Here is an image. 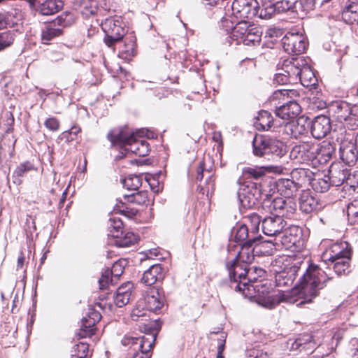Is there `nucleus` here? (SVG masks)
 <instances>
[{
	"label": "nucleus",
	"mask_w": 358,
	"mask_h": 358,
	"mask_svg": "<svg viewBox=\"0 0 358 358\" xmlns=\"http://www.w3.org/2000/svg\"><path fill=\"white\" fill-rule=\"evenodd\" d=\"M350 262L351 258L344 257L343 259L322 261L320 265L310 264L293 290L294 294L299 293L304 299L300 304L310 302L318 295L320 290L327 285V282L333 278L331 268L338 276L348 274L350 272Z\"/></svg>",
	"instance_id": "1"
},
{
	"label": "nucleus",
	"mask_w": 358,
	"mask_h": 358,
	"mask_svg": "<svg viewBox=\"0 0 358 358\" xmlns=\"http://www.w3.org/2000/svg\"><path fill=\"white\" fill-rule=\"evenodd\" d=\"M144 135L143 130L132 132L128 128H121L110 131L107 138L113 145L124 147L126 151L145 157L149 154L150 145L143 138Z\"/></svg>",
	"instance_id": "2"
},
{
	"label": "nucleus",
	"mask_w": 358,
	"mask_h": 358,
	"mask_svg": "<svg viewBox=\"0 0 358 358\" xmlns=\"http://www.w3.org/2000/svg\"><path fill=\"white\" fill-rule=\"evenodd\" d=\"M148 329L152 330L140 337H134L126 335L121 343L124 346L131 349L134 353L131 358H150L152 349L158 331L161 329L162 323L157 320L151 322L148 324Z\"/></svg>",
	"instance_id": "3"
},
{
	"label": "nucleus",
	"mask_w": 358,
	"mask_h": 358,
	"mask_svg": "<svg viewBox=\"0 0 358 358\" xmlns=\"http://www.w3.org/2000/svg\"><path fill=\"white\" fill-rule=\"evenodd\" d=\"M303 262L300 257H282L273 262L275 280L279 287H292Z\"/></svg>",
	"instance_id": "4"
},
{
	"label": "nucleus",
	"mask_w": 358,
	"mask_h": 358,
	"mask_svg": "<svg viewBox=\"0 0 358 358\" xmlns=\"http://www.w3.org/2000/svg\"><path fill=\"white\" fill-rule=\"evenodd\" d=\"M223 22L226 24L230 22L231 24L229 27L231 29L229 37L231 40L236 41L237 44L243 43L245 45H259L262 34L260 27L244 20L237 22L235 26L228 19H225Z\"/></svg>",
	"instance_id": "5"
},
{
	"label": "nucleus",
	"mask_w": 358,
	"mask_h": 358,
	"mask_svg": "<svg viewBox=\"0 0 358 358\" xmlns=\"http://www.w3.org/2000/svg\"><path fill=\"white\" fill-rule=\"evenodd\" d=\"M226 268L229 272L230 287L236 292H244L246 289H249L248 282L256 281V278L252 277L251 268L236 259L228 261Z\"/></svg>",
	"instance_id": "6"
},
{
	"label": "nucleus",
	"mask_w": 358,
	"mask_h": 358,
	"mask_svg": "<svg viewBox=\"0 0 358 358\" xmlns=\"http://www.w3.org/2000/svg\"><path fill=\"white\" fill-rule=\"evenodd\" d=\"M101 28L106 34L104 43L108 47L113 49L116 48V44L121 42L127 33L124 23L120 17L106 19L101 23Z\"/></svg>",
	"instance_id": "7"
},
{
	"label": "nucleus",
	"mask_w": 358,
	"mask_h": 358,
	"mask_svg": "<svg viewBox=\"0 0 358 358\" xmlns=\"http://www.w3.org/2000/svg\"><path fill=\"white\" fill-rule=\"evenodd\" d=\"M262 208L271 215L290 218L296 210V203L293 199L277 197L267 198L262 203Z\"/></svg>",
	"instance_id": "8"
},
{
	"label": "nucleus",
	"mask_w": 358,
	"mask_h": 358,
	"mask_svg": "<svg viewBox=\"0 0 358 358\" xmlns=\"http://www.w3.org/2000/svg\"><path fill=\"white\" fill-rule=\"evenodd\" d=\"M256 237L248 239L243 245H232L230 243L228 246V251L231 256H234V259L243 264H251L255 258L254 243L257 241Z\"/></svg>",
	"instance_id": "9"
},
{
	"label": "nucleus",
	"mask_w": 358,
	"mask_h": 358,
	"mask_svg": "<svg viewBox=\"0 0 358 358\" xmlns=\"http://www.w3.org/2000/svg\"><path fill=\"white\" fill-rule=\"evenodd\" d=\"M317 151V145L311 142H302L292 148L290 157L299 163H308L316 159Z\"/></svg>",
	"instance_id": "10"
},
{
	"label": "nucleus",
	"mask_w": 358,
	"mask_h": 358,
	"mask_svg": "<svg viewBox=\"0 0 358 358\" xmlns=\"http://www.w3.org/2000/svg\"><path fill=\"white\" fill-rule=\"evenodd\" d=\"M282 45L287 53L301 55L306 50L308 43L302 34L288 32L282 38Z\"/></svg>",
	"instance_id": "11"
},
{
	"label": "nucleus",
	"mask_w": 358,
	"mask_h": 358,
	"mask_svg": "<svg viewBox=\"0 0 358 358\" xmlns=\"http://www.w3.org/2000/svg\"><path fill=\"white\" fill-rule=\"evenodd\" d=\"M257 0H234L232 15L237 19H251L257 15Z\"/></svg>",
	"instance_id": "12"
},
{
	"label": "nucleus",
	"mask_w": 358,
	"mask_h": 358,
	"mask_svg": "<svg viewBox=\"0 0 358 358\" xmlns=\"http://www.w3.org/2000/svg\"><path fill=\"white\" fill-rule=\"evenodd\" d=\"M260 189L255 183L243 184L238 192L241 205L245 208H252L258 202Z\"/></svg>",
	"instance_id": "13"
},
{
	"label": "nucleus",
	"mask_w": 358,
	"mask_h": 358,
	"mask_svg": "<svg viewBox=\"0 0 358 358\" xmlns=\"http://www.w3.org/2000/svg\"><path fill=\"white\" fill-rule=\"evenodd\" d=\"M101 318V314L94 310L90 309L87 315L81 320L80 329L76 333L78 338L91 337L95 334V325L100 321Z\"/></svg>",
	"instance_id": "14"
},
{
	"label": "nucleus",
	"mask_w": 358,
	"mask_h": 358,
	"mask_svg": "<svg viewBox=\"0 0 358 358\" xmlns=\"http://www.w3.org/2000/svg\"><path fill=\"white\" fill-rule=\"evenodd\" d=\"M301 234V230L297 227L283 229L280 235L275 238V244L278 245V249H291L299 241Z\"/></svg>",
	"instance_id": "15"
},
{
	"label": "nucleus",
	"mask_w": 358,
	"mask_h": 358,
	"mask_svg": "<svg viewBox=\"0 0 358 358\" xmlns=\"http://www.w3.org/2000/svg\"><path fill=\"white\" fill-rule=\"evenodd\" d=\"M339 6L342 20L346 24L358 26V0H339Z\"/></svg>",
	"instance_id": "16"
},
{
	"label": "nucleus",
	"mask_w": 358,
	"mask_h": 358,
	"mask_svg": "<svg viewBox=\"0 0 358 358\" xmlns=\"http://www.w3.org/2000/svg\"><path fill=\"white\" fill-rule=\"evenodd\" d=\"M306 62V59L303 57H293L285 59L282 64V71L287 73L293 83H296Z\"/></svg>",
	"instance_id": "17"
},
{
	"label": "nucleus",
	"mask_w": 358,
	"mask_h": 358,
	"mask_svg": "<svg viewBox=\"0 0 358 358\" xmlns=\"http://www.w3.org/2000/svg\"><path fill=\"white\" fill-rule=\"evenodd\" d=\"M285 225L286 222L283 218H280V216L275 215L266 216L262 221V228L264 234L275 238L280 235Z\"/></svg>",
	"instance_id": "18"
},
{
	"label": "nucleus",
	"mask_w": 358,
	"mask_h": 358,
	"mask_svg": "<svg viewBox=\"0 0 358 358\" xmlns=\"http://www.w3.org/2000/svg\"><path fill=\"white\" fill-rule=\"evenodd\" d=\"M312 136L317 139L325 137L331 129L329 117L326 115H318L310 123Z\"/></svg>",
	"instance_id": "19"
},
{
	"label": "nucleus",
	"mask_w": 358,
	"mask_h": 358,
	"mask_svg": "<svg viewBox=\"0 0 358 358\" xmlns=\"http://www.w3.org/2000/svg\"><path fill=\"white\" fill-rule=\"evenodd\" d=\"M30 5L41 15H51L57 13L63 6L59 0H28Z\"/></svg>",
	"instance_id": "20"
},
{
	"label": "nucleus",
	"mask_w": 358,
	"mask_h": 358,
	"mask_svg": "<svg viewBox=\"0 0 358 358\" xmlns=\"http://www.w3.org/2000/svg\"><path fill=\"white\" fill-rule=\"evenodd\" d=\"M344 257H352V250L349 244L347 242L336 243L323 252L322 261L343 259Z\"/></svg>",
	"instance_id": "21"
},
{
	"label": "nucleus",
	"mask_w": 358,
	"mask_h": 358,
	"mask_svg": "<svg viewBox=\"0 0 358 358\" xmlns=\"http://www.w3.org/2000/svg\"><path fill=\"white\" fill-rule=\"evenodd\" d=\"M301 112V107L295 101H288L280 106H276L275 110V115L287 122L296 118Z\"/></svg>",
	"instance_id": "22"
},
{
	"label": "nucleus",
	"mask_w": 358,
	"mask_h": 358,
	"mask_svg": "<svg viewBox=\"0 0 358 358\" xmlns=\"http://www.w3.org/2000/svg\"><path fill=\"white\" fill-rule=\"evenodd\" d=\"M340 157L348 166L355 165L358 159L357 148L352 141H343L340 146Z\"/></svg>",
	"instance_id": "23"
},
{
	"label": "nucleus",
	"mask_w": 358,
	"mask_h": 358,
	"mask_svg": "<svg viewBox=\"0 0 358 358\" xmlns=\"http://www.w3.org/2000/svg\"><path fill=\"white\" fill-rule=\"evenodd\" d=\"M310 122L303 117L298 118L296 121L287 122L284 124L285 131L292 138H298L307 133Z\"/></svg>",
	"instance_id": "24"
},
{
	"label": "nucleus",
	"mask_w": 358,
	"mask_h": 358,
	"mask_svg": "<svg viewBox=\"0 0 358 358\" xmlns=\"http://www.w3.org/2000/svg\"><path fill=\"white\" fill-rule=\"evenodd\" d=\"M56 25L63 27L66 25L62 16H59L52 23L48 24L45 26L41 33V40L43 43H48L49 41L62 34V29L56 27Z\"/></svg>",
	"instance_id": "25"
},
{
	"label": "nucleus",
	"mask_w": 358,
	"mask_h": 358,
	"mask_svg": "<svg viewBox=\"0 0 358 358\" xmlns=\"http://www.w3.org/2000/svg\"><path fill=\"white\" fill-rule=\"evenodd\" d=\"M147 308L154 313H159L164 304V296L159 294V289H151L145 298Z\"/></svg>",
	"instance_id": "26"
},
{
	"label": "nucleus",
	"mask_w": 358,
	"mask_h": 358,
	"mask_svg": "<svg viewBox=\"0 0 358 358\" xmlns=\"http://www.w3.org/2000/svg\"><path fill=\"white\" fill-rule=\"evenodd\" d=\"M288 296V294H285V291H281L278 294H268L266 296H259L257 299V303L266 308L272 309L282 301H290Z\"/></svg>",
	"instance_id": "27"
},
{
	"label": "nucleus",
	"mask_w": 358,
	"mask_h": 358,
	"mask_svg": "<svg viewBox=\"0 0 358 358\" xmlns=\"http://www.w3.org/2000/svg\"><path fill=\"white\" fill-rule=\"evenodd\" d=\"M134 285L131 282L122 284L118 287L114 296V302L117 307L127 305L131 299Z\"/></svg>",
	"instance_id": "28"
},
{
	"label": "nucleus",
	"mask_w": 358,
	"mask_h": 358,
	"mask_svg": "<svg viewBox=\"0 0 358 358\" xmlns=\"http://www.w3.org/2000/svg\"><path fill=\"white\" fill-rule=\"evenodd\" d=\"M116 46H118L119 48V57L123 59H129V57L134 55L136 47L135 37L132 35H125L121 42L116 44Z\"/></svg>",
	"instance_id": "29"
},
{
	"label": "nucleus",
	"mask_w": 358,
	"mask_h": 358,
	"mask_svg": "<svg viewBox=\"0 0 358 358\" xmlns=\"http://www.w3.org/2000/svg\"><path fill=\"white\" fill-rule=\"evenodd\" d=\"M299 203L300 210L306 214L315 210L319 205L318 200L308 191L301 194Z\"/></svg>",
	"instance_id": "30"
},
{
	"label": "nucleus",
	"mask_w": 358,
	"mask_h": 358,
	"mask_svg": "<svg viewBox=\"0 0 358 358\" xmlns=\"http://www.w3.org/2000/svg\"><path fill=\"white\" fill-rule=\"evenodd\" d=\"M163 278L162 267L159 264H155L144 272L141 281L145 285L151 286Z\"/></svg>",
	"instance_id": "31"
},
{
	"label": "nucleus",
	"mask_w": 358,
	"mask_h": 358,
	"mask_svg": "<svg viewBox=\"0 0 358 358\" xmlns=\"http://www.w3.org/2000/svg\"><path fill=\"white\" fill-rule=\"evenodd\" d=\"M74 6L85 17L96 14L98 10L96 0H76Z\"/></svg>",
	"instance_id": "32"
},
{
	"label": "nucleus",
	"mask_w": 358,
	"mask_h": 358,
	"mask_svg": "<svg viewBox=\"0 0 358 358\" xmlns=\"http://www.w3.org/2000/svg\"><path fill=\"white\" fill-rule=\"evenodd\" d=\"M258 130H269L272 127H276V120H274L271 114L267 110H261L254 122Z\"/></svg>",
	"instance_id": "33"
},
{
	"label": "nucleus",
	"mask_w": 358,
	"mask_h": 358,
	"mask_svg": "<svg viewBox=\"0 0 358 358\" xmlns=\"http://www.w3.org/2000/svg\"><path fill=\"white\" fill-rule=\"evenodd\" d=\"M268 137L256 136L252 141L253 153L255 156L268 159Z\"/></svg>",
	"instance_id": "34"
},
{
	"label": "nucleus",
	"mask_w": 358,
	"mask_h": 358,
	"mask_svg": "<svg viewBox=\"0 0 358 358\" xmlns=\"http://www.w3.org/2000/svg\"><path fill=\"white\" fill-rule=\"evenodd\" d=\"M257 238V241L254 243V250L256 254L263 255V256H268L271 255L278 249V245L275 244V241H260L259 239Z\"/></svg>",
	"instance_id": "35"
},
{
	"label": "nucleus",
	"mask_w": 358,
	"mask_h": 358,
	"mask_svg": "<svg viewBox=\"0 0 358 358\" xmlns=\"http://www.w3.org/2000/svg\"><path fill=\"white\" fill-rule=\"evenodd\" d=\"M299 188V183L292 179H281L278 182V192L288 199H292Z\"/></svg>",
	"instance_id": "36"
},
{
	"label": "nucleus",
	"mask_w": 358,
	"mask_h": 358,
	"mask_svg": "<svg viewBox=\"0 0 358 358\" xmlns=\"http://www.w3.org/2000/svg\"><path fill=\"white\" fill-rule=\"evenodd\" d=\"M261 6L257 5V15L262 19H271L277 13L275 3L271 0H260Z\"/></svg>",
	"instance_id": "37"
},
{
	"label": "nucleus",
	"mask_w": 358,
	"mask_h": 358,
	"mask_svg": "<svg viewBox=\"0 0 358 358\" xmlns=\"http://www.w3.org/2000/svg\"><path fill=\"white\" fill-rule=\"evenodd\" d=\"M327 176L332 186L338 187L342 185L345 186L346 176H348V169L334 166L329 169Z\"/></svg>",
	"instance_id": "38"
},
{
	"label": "nucleus",
	"mask_w": 358,
	"mask_h": 358,
	"mask_svg": "<svg viewBox=\"0 0 358 358\" xmlns=\"http://www.w3.org/2000/svg\"><path fill=\"white\" fill-rule=\"evenodd\" d=\"M301 71V73H300L298 80L301 82L302 85L306 87H309L317 85V80L307 61Z\"/></svg>",
	"instance_id": "39"
},
{
	"label": "nucleus",
	"mask_w": 358,
	"mask_h": 358,
	"mask_svg": "<svg viewBox=\"0 0 358 358\" xmlns=\"http://www.w3.org/2000/svg\"><path fill=\"white\" fill-rule=\"evenodd\" d=\"M310 184L315 192L320 193L327 192L331 186V181L327 175H324L323 177H320V175H314Z\"/></svg>",
	"instance_id": "40"
},
{
	"label": "nucleus",
	"mask_w": 358,
	"mask_h": 358,
	"mask_svg": "<svg viewBox=\"0 0 358 358\" xmlns=\"http://www.w3.org/2000/svg\"><path fill=\"white\" fill-rule=\"evenodd\" d=\"M291 176L292 180H297L296 183H299V187H300L302 184L306 182L310 184L314 173L307 169H295L292 171Z\"/></svg>",
	"instance_id": "41"
},
{
	"label": "nucleus",
	"mask_w": 358,
	"mask_h": 358,
	"mask_svg": "<svg viewBox=\"0 0 358 358\" xmlns=\"http://www.w3.org/2000/svg\"><path fill=\"white\" fill-rule=\"evenodd\" d=\"M268 159L271 156L281 157L285 153V147L283 143L275 138H268Z\"/></svg>",
	"instance_id": "42"
},
{
	"label": "nucleus",
	"mask_w": 358,
	"mask_h": 358,
	"mask_svg": "<svg viewBox=\"0 0 358 358\" xmlns=\"http://www.w3.org/2000/svg\"><path fill=\"white\" fill-rule=\"evenodd\" d=\"M334 118L343 123L350 115V106L345 102L336 103L333 106Z\"/></svg>",
	"instance_id": "43"
},
{
	"label": "nucleus",
	"mask_w": 358,
	"mask_h": 358,
	"mask_svg": "<svg viewBox=\"0 0 358 358\" xmlns=\"http://www.w3.org/2000/svg\"><path fill=\"white\" fill-rule=\"evenodd\" d=\"M269 170L267 166L246 167L243 169V175L246 178L258 180Z\"/></svg>",
	"instance_id": "44"
},
{
	"label": "nucleus",
	"mask_w": 358,
	"mask_h": 358,
	"mask_svg": "<svg viewBox=\"0 0 358 358\" xmlns=\"http://www.w3.org/2000/svg\"><path fill=\"white\" fill-rule=\"evenodd\" d=\"M148 195L145 191H138L129 194H124L123 199L129 203H136L138 205L145 204L148 201Z\"/></svg>",
	"instance_id": "45"
},
{
	"label": "nucleus",
	"mask_w": 358,
	"mask_h": 358,
	"mask_svg": "<svg viewBox=\"0 0 358 358\" xmlns=\"http://www.w3.org/2000/svg\"><path fill=\"white\" fill-rule=\"evenodd\" d=\"M110 236L114 238H119L120 235H122V221L115 215H112L108 223Z\"/></svg>",
	"instance_id": "46"
},
{
	"label": "nucleus",
	"mask_w": 358,
	"mask_h": 358,
	"mask_svg": "<svg viewBox=\"0 0 358 358\" xmlns=\"http://www.w3.org/2000/svg\"><path fill=\"white\" fill-rule=\"evenodd\" d=\"M234 242L237 243L236 245H243L249 236V228L246 224L237 226L234 229Z\"/></svg>",
	"instance_id": "47"
},
{
	"label": "nucleus",
	"mask_w": 358,
	"mask_h": 358,
	"mask_svg": "<svg viewBox=\"0 0 358 358\" xmlns=\"http://www.w3.org/2000/svg\"><path fill=\"white\" fill-rule=\"evenodd\" d=\"M71 352V358H90L91 357L89 345L84 342L75 345Z\"/></svg>",
	"instance_id": "48"
},
{
	"label": "nucleus",
	"mask_w": 358,
	"mask_h": 358,
	"mask_svg": "<svg viewBox=\"0 0 358 358\" xmlns=\"http://www.w3.org/2000/svg\"><path fill=\"white\" fill-rule=\"evenodd\" d=\"M35 170L34 166L29 162H25L17 166L13 172V178L15 183H21L20 177H22L30 171Z\"/></svg>",
	"instance_id": "49"
},
{
	"label": "nucleus",
	"mask_w": 358,
	"mask_h": 358,
	"mask_svg": "<svg viewBox=\"0 0 358 358\" xmlns=\"http://www.w3.org/2000/svg\"><path fill=\"white\" fill-rule=\"evenodd\" d=\"M128 202L124 200L119 201L118 203L115 206L114 210L117 213L125 215L129 218H132L138 213V210L135 208H131L129 206Z\"/></svg>",
	"instance_id": "50"
},
{
	"label": "nucleus",
	"mask_w": 358,
	"mask_h": 358,
	"mask_svg": "<svg viewBox=\"0 0 358 358\" xmlns=\"http://www.w3.org/2000/svg\"><path fill=\"white\" fill-rule=\"evenodd\" d=\"M122 182L129 191H137L142 185L141 178L137 175H129L122 179Z\"/></svg>",
	"instance_id": "51"
},
{
	"label": "nucleus",
	"mask_w": 358,
	"mask_h": 358,
	"mask_svg": "<svg viewBox=\"0 0 358 358\" xmlns=\"http://www.w3.org/2000/svg\"><path fill=\"white\" fill-rule=\"evenodd\" d=\"M119 236L115 238V245L120 248H127L134 245L137 241V237L133 232H127L124 236Z\"/></svg>",
	"instance_id": "52"
},
{
	"label": "nucleus",
	"mask_w": 358,
	"mask_h": 358,
	"mask_svg": "<svg viewBox=\"0 0 358 358\" xmlns=\"http://www.w3.org/2000/svg\"><path fill=\"white\" fill-rule=\"evenodd\" d=\"M17 13L9 12L6 15L0 13V29L10 27H13L15 24H17L20 18L15 17Z\"/></svg>",
	"instance_id": "53"
},
{
	"label": "nucleus",
	"mask_w": 358,
	"mask_h": 358,
	"mask_svg": "<svg viewBox=\"0 0 358 358\" xmlns=\"http://www.w3.org/2000/svg\"><path fill=\"white\" fill-rule=\"evenodd\" d=\"M348 221L352 224H358V199H354L347 206Z\"/></svg>",
	"instance_id": "54"
},
{
	"label": "nucleus",
	"mask_w": 358,
	"mask_h": 358,
	"mask_svg": "<svg viewBox=\"0 0 358 358\" xmlns=\"http://www.w3.org/2000/svg\"><path fill=\"white\" fill-rule=\"evenodd\" d=\"M127 264L128 261L126 259H120L113 263L110 273L115 280H118L120 276L123 273L124 269Z\"/></svg>",
	"instance_id": "55"
},
{
	"label": "nucleus",
	"mask_w": 358,
	"mask_h": 358,
	"mask_svg": "<svg viewBox=\"0 0 358 358\" xmlns=\"http://www.w3.org/2000/svg\"><path fill=\"white\" fill-rule=\"evenodd\" d=\"M296 1L295 0H281L275 3L277 13H285L287 11H295Z\"/></svg>",
	"instance_id": "56"
},
{
	"label": "nucleus",
	"mask_w": 358,
	"mask_h": 358,
	"mask_svg": "<svg viewBox=\"0 0 358 358\" xmlns=\"http://www.w3.org/2000/svg\"><path fill=\"white\" fill-rule=\"evenodd\" d=\"M346 176L345 186L343 188H348L349 190L352 189L355 192L356 188L358 187V171H352L348 170V176Z\"/></svg>",
	"instance_id": "57"
},
{
	"label": "nucleus",
	"mask_w": 358,
	"mask_h": 358,
	"mask_svg": "<svg viewBox=\"0 0 358 358\" xmlns=\"http://www.w3.org/2000/svg\"><path fill=\"white\" fill-rule=\"evenodd\" d=\"M15 34L12 31H5L0 34V50L10 46L14 41Z\"/></svg>",
	"instance_id": "58"
},
{
	"label": "nucleus",
	"mask_w": 358,
	"mask_h": 358,
	"mask_svg": "<svg viewBox=\"0 0 358 358\" xmlns=\"http://www.w3.org/2000/svg\"><path fill=\"white\" fill-rule=\"evenodd\" d=\"M245 219L250 224L251 232L255 233L258 231L260 222L262 221V217L256 213H252L245 217Z\"/></svg>",
	"instance_id": "59"
},
{
	"label": "nucleus",
	"mask_w": 358,
	"mask_h": 358,
	"mask_svg": "<svg viewBox=\"0 0 358 358\" xmlns=\"http://www.w3.org/2000/svg\"><path fill=\"white\" fill-rule=\"evenodd\" d=\"M115 278L112 277L110 270H106L99 280V287L101 289H106L110 284H113Z\"/></svg>",
	"instance_id": "60"
},
{
	"label": "nucleus",
	"mask_w": 358,
	"mask_h": 358,
	"mask_svg": "<svg viewBox=\"0 0 358 358\" xmlns=\"http://www.w3.org/2000/svg\"><path fill=\"white\" fill-rule=\"evenodd\" d=\"M289 93L293 94V91L292 90L289 91L285 89L278 90L273 93V95L271 96V99L273 101L278 100V99L285 100V98H288L289 96Z\"/></svg>",
	"instance_id": "61"
},
{
	"label": "nucleus",
	"mask_w": 358,
	"mask_h": 358,
	"mask_svg": "<svg viewBox=\"0 0 358 358\" xmlns=\"http://www.w3.org/2000/svg\"><path fill=\"white\" fill-rule=\"evenodd\" d=\"M45 127L52 131H56L59 128V122L55 117H49L44 122Z\"/></svg>",
	"instance_id": "62"
},
{
	"label": "nucleus",
	"mask_w": 358,
	"mask_h": 358,
	"mask_svg": "<svg viewBox=\"0 0 358 358\" xmlns=\"http://www.w3.org/2000/svg\"><path fill=\"white\" fill-rule=\"evenodd\" d=\"M226 337L227 335L224 332H221L220 334V338L218 339L217 358H224L222 352L224 350Z\"/></svg>",
	"instance_id": "63"
},
{
	"label": "nucleus",
	"mask_w": 358,
	"mask_h": 358,
	"mask_svg": "<svg viewBox=\"0 0 358 358\" xmlns=\"http://www.w3.org/2000/svg\"><path fill=\"white\" fill-rule=\"evenodd\" d=\"M350 130H355L358 128V117L349 115V117L343 122Z\"/></svg>",
	"instance_id": "64"
}]
</instances>
